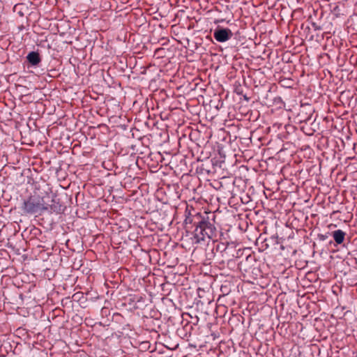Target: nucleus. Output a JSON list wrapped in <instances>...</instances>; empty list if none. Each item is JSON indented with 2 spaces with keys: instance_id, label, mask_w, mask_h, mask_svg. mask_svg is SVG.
Masks as SVG:
<instances>
[{
  "instance_id": "39448f33",
  "label": "nucleus",
  "mask_w": 357,
  "mask_h": 357,
  "mask_svg": "<svg viewBox=\"0 0 357 357\" xmlns=\"http://www.w3.org/2000/svg\"><path fill=\"white\" fill-rule=\"evenodd\" d=\"M202 227L204 229L205 236L208 239H212L215 236V227L208 220L200 221Z\"/></svg>"
},
{
  "instance_id": "f03ea898",
  "label": "nucleus",
  "mask_w": 357,
  "mask_h": 357,
  "mask_svg": "<svg viewBox=\"0 0 357 357\" xmlns=\"http://www.w3.org/2000/svg\"><path fill=\"white\" fill-rule=\"evenodd\" d=\"M46 199H45V208L44 211H50L51 212L59 213L61 211V205L59 204V200L56 198V195L55 194H47L45 196Z\"/></svg>"
},
{
  "instance_id": "7ed1b4c3",
  "label": "nucleus",
  "mask_w": 357,
  "mask_h": 357,
  "mask_svg": "<svg viewBox=\"0 0 357 357\" xmlns=\"http://www.w3.org/2000/svg\"><path fill=\"white\" fill-rule=\"evenodd\" d=\"M232 36V32L229 29H216L213 33L214 38L220 43H224L229 40Z\"/></svg>"
},
{
  "instance_id": "423d86ee",
  "label": "nucleus",
  "mask_w": 357,
  "mask_h": 357,
  "mask_svg": "<svg viewBox=\"0 0 357 357\" xmlns=\"http://www.w3.org/2000/svg\"><path fill=\"white\" fill-rule=\"evenodd\" d=\"M26 59L32 66H37L40 61V57L38 52H31L28 54Z\"/></svg>"
},
{
  "instance_id": "f257e3e1",
  "label": "nucleus",
  "mask_w": 357,
  "mask_h": 357,
  "mask_svg": "<svg viewBox=\"0 0 357 357\" xmlns=\"http://www.w3.org/2000/svg\"><path fill=\"white\" fill-rule=\"evenodd\" d=\"M45 199H46L45 196L41 197L38 195H31L23 202L22 208L24 213L29 214L44 211L46 206Z\"/></svg>"
},
{
  "instance_id": "20e7f679",
  "label": "nucleus",
  "mask_w": 357,
  "mask_h": 357,
  "mask_svg": "<svg viewBox=\"0 0 357 357\" xmlns=\"http://www.w3.org/2000/svg\"><path fill=\"white\" fill-rule=\"evenodd\" d=\"M204 229L202 227V224L199 222V225L196 227L193 232L192 242L195 243H200L202 241H204L206 238L204 233Z\"/></svg>"
},
{
  "instance_id": "0eeeda50",
  "label": "nucleus",
  "mask_w": 357,
  "mask_h": 357,
  "mask_svg": "<svg viewBox=\"0 0 357 357\" xmlns=\"http://www.w3.org/2000/svg\"><path fill=\"white\" fill-rule=\"evenodd\" d=\"M344 236H345V233L340 229L335 230L333 233V237L335 241L337 244H341L343 243V241L344 240Z\"/></svg>"
}]
</instances>
